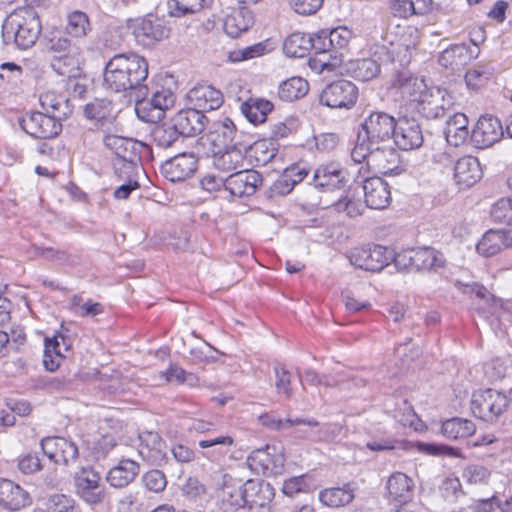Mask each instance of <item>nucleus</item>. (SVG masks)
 <instances>
[{
  "instance_id": "obj_1",
  "label": "nucleus",
  "mask_w": 512,
  "mask_h": 512,
  "mask_svg": "<svg viewBox=\"0 0 512 512\" xmlns=\"http://www.w3.org/2000/svg\"><path fill=\"white\" fill-rule=\"evenodd\" d=\"M354 162L367 164L377 172L387 175L399 166V154L392 146L389 130H359L351 152Z\"/></svg>"
},
{
  "instance_id": "obj_2",
  "label": "nucleus",
  "mask_w": 512,
  "mask_h": 512,
  "mask_svg": "<svg viewBox=\"0 0 512 512\" xmlns=\"http://www.w3.org/2000/svg\"><path fill=\"white\" fill-rule=\"evenodd\" d=\"M149 73L147 60L135 53L114 55L104 69V84L114 92L136 90V97L147 95V86L143 82Z\"/></svg>"
},
{
  "instance_id": "obj_3",
  "label": "nucleus",
  "mask_w": 512,
  "mask_h": 512,
  "mask_svg": "<svg viewBox=\"0 0 512 512\" xmlns=\"http://www.w3.org/2000/svg\"><path fill=\"white\" fill-rule=\"evenodd\" d=\"M41 30L36 10L23 7L6 17L2 25V39L5 45L14 44L18 49L26 50L34 46Z\"/></svg>"
},
{
  "instance_id": "obj_4",
  "label": "nucleus",
  "mask_w": 512,
  "mask_h": 512,
  "mask_svg": "<svg viewBox=\"0 0 512 512\" xmlns=\"http://www.w3.org/2000/svg\"><path fill=\"white\" fill-rule=\"evenodd\" d=\"M508 407V398L497 390H478L472 395L471 410L476 417L484 421L495 422Z\"/></svg>"
},
{
  "instance_id": "obj_5",
  "label": "nucleus",
  "mask_w": 512,
  "mask_h": 512,
  "mask_svg": "<svg viewBox=\"0 0 512 512\" xmlns=\"http://www.w3.org/2000/svg\"><path fill=\"white\" fill-rule=\"evenodd\" d=\"M237 130H199V135H195L190 143L196 153L204 156H214L226 149L238 145L235 142V133Z\"/></svg>"
},
{
  "instance_id": "obj_6",
  "label": "nucleus",
  "mask_w": 512,
  "mask_h": 512,
  "mask_svg": "<svg viewBox=\"0 0 512 512\" xmlns=\"http://www.w3.org/2000/svg\"><path fill=\"white\" fill-rule=\"evenodd\" d=\"M145 97H136L137 116L147 123H157L165 115V111L173 106L174 94L168 89L156 91L149 101Z\"/></svg>"
},
{
  "instance_id": "obj_7",
  "label": "nucleus",
  "mask_w": 512,
  "mask_h": 512,
  "mask_svg": "<svg viewBox=\"0 0 512 512\" xmlns=\"http://www.w3.org/2000/svg\"><path fill=\"white\" fill-rule=\"evenodd\" d=\"M393 257V250L381 246L356 248L351 252L350 262L360 269L379 272L386 267Z\"/></svg>"
},
{
  "instance_id": "obj_8",
  "label": "nucleus",
  "mask_w": 512,
  "mask_h": 512,
  "mask_svg": "<svg viewBox=\"0 0 512 512\" xmlns=\"http://www.w3.org/2000/svg\"><path fill=\"white\" fill-rule=\"evenodd\" d=\"M127 28L132 31L135 40L143 46H152L169 36V28L152 17H140L127 20Z\"/></svg>"
},
{
  "instance_id": "obj_9",
  "label": "nucleus",
  "mask_w": 512,
  "mask_h": 512,
  "mask_svg": "<svg viewBox=\"0 0 512 512\" xmlns=\"http://www.w3.org/2000/svg\"><path fill=\"white\" fill-rule=\"evenodd\" d=\"M248 467L256 474L276 475L284 467V456L275 446L266 445L253 450L247 457Z\"/></svg>"
},
{
  "instance_id": "obj_10",
  "label": "nucleus",
  "mask_w": 512,
  "mask_h": 512,
  "mask_svg": "<svg viewBox=\"0 0 512 512\" xmlns=\"http://www.w3.org/2000/svg\"><path fill=\"white\" fill-rule=\"evenodd\" d=\"M358 96L357 87L348 80L335 81L322 91L320 102L331 108H350Z\"/></svg>"
},
{
  "instance_id": "obj_11",
  "label": "nucleus",
  "mask_w": 512,
  "mask_h": 512,
  "mask_svg": "<svg viewBox=\"0 0 512 512\" xmlns=\"http://www.w3.org/2000/svg\"><path fill=\"white\" fill-rule=\"evenodd\" d=\"M245 507L250 512H271L274 488L267 482L249 479L244 483Z\"/></svg>"
},
{
  "instance_id": "obj_12",
  "label": "nucleus",
  "mask_w": 512,
  "mask_h": 512,
  "mask_svg": "<svg viewBox=\"0 0 512 512\" xmlns=\"http://www.w3.org/2000/svg\"><path fill=\"white\" fill-rule=\"evenodd\" d=\"M198 169V159L192 153H180L161 165L162 175L170 182H182L192 177Z\"/></svg>"
},
{
  "instance_id": "obj_13",
  "label": "nucleus",
  "mask_w": 512,
  "mask_h": 512,
  "mask_svg": "<svg viewBox=\"0 0 512 512\" xmlns=\"http://www.w3.org/2000/svg\"><path fill=\"white\" fill-rule=\"evenodd\" d=\"M100 480L99 473L93 469H82L74 478L77 495L91 505L102 502L105 492Z\"/></svg>"
},
{
  "instance_id": "obj_14",
  "label": "nucleus",
  "mask_w": 512,
  "mask_h": 512,
  "mask_svg": "<svg viewBox=\"0 0 512 512\" xmlns=\"http://www.w3.org/2000/svg\"><path fill=\"white\" fill-rule=\"evenodd\" d=\"M262 184V176L255 170L244 169L226 178V191L234 197L254 195Z\"/></svg>"
},
{
  "instance_id": "obj_15",
  "label": "nucleus",
  "mask_w": 512,
  "mask_h": 512,
  "mask_svg": "<svg viewBox=\"0 0 512 512\" xmlns=\"http://www.w3.org/2000/svg\"><path fill=\"white\" fill-rule=\"evenodd\" d=\"M104 144L115 153L116 159L133 160L141 162V153L147 146L132 137L107 135Z\"/></svg>"
},
{
  "instance_id": "obj_16",
  "label": "nucleus",
  "mask_w": 512,
  "mask_h": 512,
  "mask_svg": "<svg viewBox=\"0 0 512 512\" xmlns=\"http://www.w3.org/2000/svg\"><path fill=\"white\" fill-rule=\"evenodd\" d=\"M420 125L413 116H409L402 111H399L397 116L383 111H373L360 124V128H419Z\"/></svg>"
},
{
  "instance_id": "obj_17",
  "label": "nucleus",
  "mask_w": 512,
  "mask_h": 512,
  "mask_svg": "<svg viewBox=\"0 0 512 512\" xmlns=\"http://www.w3.org/2000/svg\"><path fill=\"white\" fill-rule=\"evenodd\" d=\"M365 203L371 209H385L391 202L388 183L381 177H370L363 182Z\"/></svg>"
},
{
  "instance_id": "obj_18",
  "label": "nucleus",
  "mask_w": 512,
  "mask_h": 512,
  "mask_svg": "<svg viewBox=\"0 0 512 512\" xmlns=\"http://www.w3.org/2000/svg\"><path fill=\"white\" fill-rule=\"evenodd\" d=\"M312 183L319 189H340L346 183V171L337 162L322 164L315 170Z\"/></svg>"
},
{
  "instance_id": "obj_19",
  "label": "nucleus",
  "mask_w": 512,
  "mask_h": 512,
  "mask_svg": "<svg viewBox=\"0 0 512 512\" xmlns=\"http://www.w3.org/2000/svg\"><path fill=\"white\" fill-rule=\"evenodd\" d=\"M503 248H512V229H490L476 246L477 252L485 257L494 256Z\"/></svg>"
},
{
  "instance_id": "obj_20",
  "label": "nucleus",
  "mask_w": 512,
  "mask_h": 512,
  "mask_svg": "<svg viewBox=\"0 0 512 512\" xmlns=\"http://www.w3.org/2000/svg\"><path fill=\"white\" fill-rule=\"evenodd\" d=\"M31 503L29 494L18 484L5 478H0V505L16 511Z\"/></svg>"
},
{
  "instance_id": "obj_21",
  "label": "nucleus",
  "mask_w": 512,
  "mask_h": 512,
  "mask_svg": "<svg viewBox=\"0 0 512 512\" xmlns=\"http://www.w3.org/2000/svg\"><path fill=\"white\" fill-rule=\"evenodd\" d=\"M192 106L206 112L218 109L223 104L222 93L208 85H200L191 89L187 94Z\"/></svg>"
},
{
  "instance_id": "obj_22",
  "label": "nucleus",
  "mask_w": 512,
  "mask_h": 512,
  "mask_svg": "<svg viewBox=\"0 0 512 512\" xmlns=\"http://www.w3.org/2000/svg\"><path fill=\"white\" fill-rule=\"evenodd\" d=\"M72 341L63 333H58L53 338L45 339V351L43 364L48 371H55L64 358L63 350L68 351L71 348Z\"/></svg>"
},
{
  "instance_id": "obj_23",
  "label": "nucleus",
  "mask_w": 512,
  "mask_h": 512,
  "mask_svg": "<svg viewBox=\"0 0 512 512\" xmlns=\"http://www.w3.org/2000/svg\"><path fill=\"white\" fill-rule=\"evenodd\" d=\"M389 497L400 505L409 504L414 495V482L402 472L393 473L387 481Z\"/></svg>"
},
{
  "instance_id": "obj_24",
  "label": "nucleus",
  "mask_w": 512,
  "mask_h": 512,
  "mask_svg": "<svg viewBox=\"0 0 512 512\" xmlns=\"http://www.w3.org/2000/svg\"><path fill=\"white\" fill-rule=\"evenodd\" d=\"M482 177V169L477 158L465 156L454 165L455 182L462 187H471Z\"/></svg>"
},
{
  "instance_id": "obj_25",
  "label": "nucleus",
  "mask_w": 512,
  "mask_h": 512,
  "mask_svg": "<svg viewBox=\"0 0 512 512\" xmlns=\"http://www.w3.org/2000/svg\"><path fill=\"white\" fill-rule=\"evenodd\" d=\"M397 85L401 94L408 97L411 101L418 103L430 102L429 97L432 94L428 91L427 84L423 79L403 72L398 75Z\"/></svg>"
},
{
  "instance_id": "obj_26",
  "label": "nucleus",
  "mask_w": 512,
  "mask_h": 512,
  "mask_svg": "<svg viewBox=\"0 0 512 512\" xmlns=\"http://www.w3.org/2000/svg\"><path fill=\"white\" fill-rule=\"evenodd\" d=\"M140 466L131 459H122L107 474V482L115 488H123L130 484L139 474Z\"/></svg>"
},
{
  "instance_id": "obj_27",
  "label": "nucleus",
  "mask_w": 512,
  "mask_h": 512,
  "mask_svg": "<svg viewBox=\"0 0 512 512\" xmlns=\"http://www.w3.org/2000/svg\"><path fill=\"white\" fill-rule=\"evenodd\" d=\"M310 168L304 162L287 167L281 177L274 183V190L281 195L290 193L294 186L302 182L309 174Z\"/></svg>"
},
{
  "instance_id": "obj_28",
  "label": "nucleus",
  "mask_w": 512,
  "mask_h": 512,
  "mask_svg": "<svg viewBox=\"0 0 512 512\" xmlns=\"http://www.w3.org/2000/svg\"><path fill=\"white\" fill-rule=\"evenodd\" d=\"M247 145L238 144L212 156L213 166L222 172H231L242 168L244 162V151Z\"/></svg>"
},
{
  "instance_id": "obj_29",
  "label": "nucleus",
  "mask_w": 512,
  "mask_h": 512,
  "mask_svg": "<svg viewBox=\"0 0 512 512\" xmlns=\"http://www.w3.org/2000/svg\"><path fill=\"white\" fill-rule=\"evenodd\" d=\"M277 151L278 143L275 139L269 138L255 141L252 145L247 146L245 152L248 153L255 166H265L275 158Z\"/></svg>"
},
{
  "instance_id": "obj_30",
  "label": "nucleus",
  "mask_w": 512,
  "mask_h": 512,
  "mask_svg": "<svg viewBox=\"0 0 512 512\" xmlns=\"http://www.w3.org/2000/svg\"><path fill=\"white\" fill-rule=\"evenodd\" d=\"M222 500L235 509L245 507L244 483L230 474H223Z\"/></svg>"
},
{
  "instance_id": "obj_31",
  "label": "nucleus",
  "mask_w": 512,
  "mask_h": 512,
  "mask_svg": "<svg viewBox=\"0 0 512 512\" xmlns=\"http://www.w3.org/2000/svg\"><path fill=\"white\" fill-rule=\"evenodd\" d=\"M31 249L35 256L42 257L44 260L63 266H76L80 263V257L70 253L68 250L47 247L39 244H33Z\"/></svg>"
},
{
  "instance_id": "obj_32",
  "label": "nucleus",
  "mask_w": 512,
  "mask_h": 512,
  "mask_svg": "<svg viewBox=\"0 0 512 512\" xmlns=\"http://www.w3.org/2000/svg\"><path fill=\"white\" fill-rule=\"evenodd\" d=\"M273 108L272 102L262 98H249L241 104L242 114L255 126L264 123Z\"/></svg>"
},
{
  "instance_id": "obj_33",
  "label": "nucleus",
  "mask_w": 512,
  "mask_h": 512,
  "mask_svg": "<svg viewBox=\"0 0 512 512\" xmlns=\"http://www.w3.org/2000/svg\"><path fill=\"white\" fill-rule=\"evenodd\" d=\"M476 431L473 421L454 417L442 422L441 434L449 440H458L472 436Z\"/></svg>"
},
{
  "instance_id": "obj_34",
  "label": "nucleus",
  "mask_w": 512,
  "mask_h": 512,
  "mask_svg": "<svg viewBox=\"0 0 512 512\" xmlns=\"http://www.w3.org/2000/svg\"><path fill=\"white\" fill-rule=\"evenodd\" d=\"M51 68L67 78L81 75L79 50L68 54L55 55L51 59Z\"/></svg>"
},
{
  "instance_id": "obj_35",
  "label": "nucleus",
  "mask_w": 512,
  "mask_h": 512,
  "mask_svg": "<svg viewBox=\"0 0 512 512\" xmlns=\"http://www.w3.org/2000/svg\"><path fill=\"white\" fill-rule=\"evenodd\" d=\"M470 60L469 50L464 44L451 45L439 56L438 62L445 68L459 70Z\"/></svg>"
},
{
  "instance_id": "obj_36",
  "label": "nucleus",
  "mask_w": 512,
  "mask_h": 512,
  "mask_svg": "<svg viewBox=\"0 0 512 512\" xmlns=\"http://www.w3.org/2000/svg\"><path fill=\"white\" fill-rule=\"evenodd\" d=\"M354 499V491L349 484L343 487H333L322 490L319 500L328 507H341L349 504Z\"/></svg>"
},
{
  "instance_id": "obj_37",
  "label": "nucleus",
  "mask_w": 512,
  "mask_h": 512,
  "mask_svg": "<svg viewBox=\"0 0 512 512\" xmlns=\"http://www.w3.org/2000/svg\"><path fill=\"white\" fill-rule=\"evenodd\" d=\"M432 0H394L392 4L393 14L400 18H408L413 15H425L430 12Z\"/></svg>"
},
{
  "instance_id": "obj_38",
  "label": "nucleus",
  "mask_w": 512,
  "mask_h": 512,
  "mask_svg": "<svg viewBox=\"0 0 512 512\" xmlns=\"http://www.w3.org/2000/svg\"><path fill=\"white\" fill-rule=\"evenodd\" d=\"M414 269L416 271L432 270L444 265L440 252L430 247L414 248Z\"/></svg>"
},
{
  "instance_id": "obj_39",
  "label": "nucleus",
  "mask_w": 512,
  "mask_h": 512,
  "mask_svg": "<svg viewBox=\"0 0 512 512\" xmlns=\"http://www.w3.org/2000/svg\"><path fill=\"white\" fill-rule=\"evenodd\" d=\"M213 0H168V13L172 17L196 14L211 6Z\"/></svg>"
},
{
  "instance_id": "obj_40",
  "label": "nucleus",
  "mask_w": 512,
  "mask_h": 512,
  "mask_svg": "<svg viewBox=\"0 0 512 512\" xmlns=\"http://www.w3.org/2000/svg\"><path fill=\"white\" fill-rule=\"evenodd\" d=\"M61 117L56 114H47L45 112H31L20 117L18 122L20 128H62Z\"/></svg>"
},
{
  "instance_id": "obj_41",
  "label": "nucleus",
  "mask_w": 512,
  "mask_h": 512,
  "mask_svg": "<svg viewBox=\"0 0 512 512\" xmlns=\"http://www.w3.org/2000/svg\"><path fill=\"white\" fill-rule=\"evenodd\" d=\"M309 34L295 32L289 35L283 43V51L288 57L302 58L310 51Z\"/></svg>"
},
{
  "instance_id": "obj_42",
  "label": "nucleus",
  "mask_w": 512,
  "mask_h": 512,
  "mask_svg": "<svg viewBox=\"0 0 512 512\" xmlns=\"http://www.w3.org/2000/svg\"><path fill=\"white\" fill-rule=\"evenodd\" d=\"M259 422L263 426H265V427H267L269 429L275 430V431L286 430L287 428L292 427V426L306 425V426L311 427V428L319 426L318 421H316L313 418L312 419H303V418L291 419V418H287L285 420H281V419L275 418L273 415L268 414V413L260 415L259 416Z\"/></svg>"
},
{
  "instance_id": "obj_43",
  "label": "nucleus",
  "mask_w": 512,
  "mask_h": 512,
  "mask_svg": "<svg viewBox=\"0 0 512 512\" xmlns=\"http://www.w3.org/2000/svg\"><path fill=\"white\" fill-rule=\"evenodd\" d=\"M308 92V83L301 77H292L282 82L278 87V97L291 102L303 97Z\"/></svg>"
},
{
  "instance_id": "obj_44",
  "label": "nucleus",
  "mask_w": 512,
  "mask_h": 512,
  "mask_svg": "<svg viewBox=\"0 0 512 512\" xmlns=\"http://www.w3.org/2000/svg\"><path fill=\"white\" fill-rule=\"evenodd\" d=\"M392 144L401 150H412L419 148L424 141L422 130H391Z\"/></svg>"
},
{
  "instance_id": "obj_45",
  "label": "nucleus",
  "mask_w": 512,
  "mask_h": 512,
  "mask_svg": "<svg viewBox=\"0 0 512 512\" xmlns=\"http://www.w3.org/2000/svg\"><path fill=\"white\" fill-rule=\"evenodd\" d=\"M112 104L110 101L105 99H96L94 102L88 103L85 106L84 114L90 119L94 120L101 125L111 123L112 119Z\"/></svg>"
},
{
  "instance_id": "obj_46",
  "label": "nucleus",
  "mask_w": 512,
  "mask_h": 512,
  "mask_svg": "<svg viewBox=\"0 0 512 512\" xmlns=\"http://www.w3.org/2000/svg\"><path fill=\"white\" fill-rule=\"evenodd\" d=\"M91 30L89 18L82 11H73L67 17L66 32L75 38L85 37Z\"/></svg>"
},
{
  "instance_id": "obj_47",
  "label": "nucleus",
  "mask_w": 512,
  "mask_h": 512,
  "mask_svg": "<svg viewBox=\"0 0 512 512\" xmlns=\"http://www.w3.org/2000/svg\"><path fill=\"white\" fill-rule=\"evenodd\" d=\"M351 71L355 79L366 82L379 74L380 65L371 58L359 59L352 63Z\"/></svg>"
},
{
  "instance_id": "obj_48",
  "label": "nucleus",
  "mask_w": 512,
  "mask_h": 512,
  "mask_svg": "<svg viewBox=\"0 0 512 512\" xmlns=\"http://www.w3.org/2000/svg\"><path fill=\"white\" fill-rule=\"evenodd\" d=\"M502 138H504V130H471L469 142L476 148L484 149Z\"/></svg>"
},
{
  "instance_id": "obj_49",
  "label": "nucleus",
  "mask_w": 512,
  "mask_h": 512,
  "mask_svg": "<svg viewBox=\"0 0 512 512\" xmlns=\"http://www.w3.org/2000/svg\"><path fill=\"white\" fill-rule=\"evenodd\" d=\"M464 293L475 295L480 300L484 301V304L488 307L489 313L494 315L497 309L500 307V300L494 297L486 287L478 283L466 284L464 286Z\"/></svg>"
},
{
  "instance_id": "obj_50",
  "label": "nucleus",
  "mask_w": 512,
  "mask_h": 512,
  "mask_svg": "<svg viewBox=\"0 0 512 512\" xmlns=\"http://www.w3.org/2000/svg\"><path fill=\"white\" fill-rule=\"evenodd\" d=\"M494 74V69L490 65H478L465 74V81L470 89H478L485 85Z\"/></svg>"
},
{
  "instance_id": "obj_51",
  "label": "nucleus",
  "mask_w": 512,
  "mask_h": 512,
  "mask_svg": "<svg viewBox=\"0 0 512 512\" xmlns=\"http://www.w3.org/2000/svg\"><path fill=\"white\" fill-rule=\"evenodd\" d=\"M342 63L341 55L337 49H331L330 52L322 54L320 57H313L309 60L310 67L319 72L334 71Z\"/></svg>"
},
{
  "instance_id": "obj_52",
  "label": "nucleus",
  "mask_w": 512,
  "mask_h": 512,
  "mask_svg": "<svg viewBox=\"0 0 512 512\" xmlns=\"http://www.w3.org/2000/svg\"><path fill=\"white\" fill-rule=\"evenodd\" d=\"M152 136L161 148H168L178 140H191L195 137L191 133L185 134L182 130H152Z\"/></svg>"
},
{
  "instance_id": "obj_53",
  "label": "nucleus",
  "mask_w": 512,
  "mask_h": 512,
  "mask_svg": "<svg viewBox=\"0 0 512 512\" xmlns=\"http://www.w3.org/2000/svg\"><path fill=\"white\" fill-rule=\"evenodd\" d=\"M250 24L251 18L246 21L243 11H235L227 16L224 22V29L230 37L237 38L242 32L248 30Z\"/></svg>"
},
{
  "instance_id": "obj_54",
  "label": "nucleus",
  "mask_w": 512,
  "mask_h": 512,
  "mask_svg": "<svg viewBox=\"0 0 512 512\" xmlns=\"http://www.w3.org/2000/svg\"><path fill=\"white\" fill-rule=\"evenodd\" d=\"M141 162L133 160L116 159L113 160L114 175L119 182L137 179V170Z\"/></svg>"
},
{
  "instance_id": "obj_55",
  "label": "nucleus",
  "mask_w": 512,
  "mask_h": 512,
  "mask_svg": "<svg viewBox=\"0 0 512 512\" xmlns=\"http://www.w3.org/2000/svg\"><path fill=\"white\" fill-rule=\"evenodd\" d=\"M141 482L147 491L156 494L163 492L167 486L166 475L158 469H152L144 473Z\"/></svg>"
},
{
  "instance_id": "obj_56",
  "label": "nucleus",
  "mask_w": 512,
  "mask_h": 512,
  "mask_svg": "<svg viewBox=\"0 0 512 512\" xmlns=\"http://www.w3.org/2000/svg\"><path fill=\"white\" fill-rule=\"evenodd\" d=\"M490 215L495 222L512 226V198H501L496 201L491 207Z\"/></svg>"
},
{
  "instance_id": "obj_57",
  "label": "nucleus",
  "mask_w": 512,
  "mask_h": 512,
  "mask_svg": "<svg viewBox=\"0 0 512 512\" xmlns=\"http://www.w3.org/2000/svg\"><path fill=\"white\" fill-rule=\"evenodd\" d=\"M417 448L420 452L432 455V456H449V457H456L461 458L462 453L458 448H454L448 445L444 444H436V443H424L419 442L417 444Z\"/></svg>"
},
{
  "instance_id": "obj_58",
  "label": "nucleus",
  "mask_w": 512,
  "mask_h": 512,
  "mask_svg": "<svg viewBox=\"0 0 512 512\" xmlns=\"http://www.w3.org/2000/svg\"><path fill=\"white\" fill-rule=\"evenodd\" d=\"M338 141L339 138L337 134L327 132L313 136L311 140H307L304 146L308 149L316 147V149L319 151H331L337 146Z\"/></svg>"
},
{
  "instance_id": "obj_59",
  "label": "nucleus",
  "mask_w": 512,
  "mask_h": 512,
  "mask_svg": "<svg viewBox=\"0 0 512 512\" xmlns=\"http://www.w3.org/2000/svg\"><path fill=\"white\" fill-rule=\"evenodd\" d=\"M274 373L276 377L275 387L277 393L284 395L286 399H290L293 396L291 373L283 365H276L274 367Z\"/></svg>"
},
{
  "instance_id": "obj_60",
  "label": "nucleus",
  "mask_w": 512,
  "mask_h": 512,
  "mask_svg": "<svg viewBox=\"0 0 512 512\" xmlns=\"http://www.w3.org/2000/svg\"><path fill=\"white\" fill-rule=\"evenodd\" d=\"M490 471L480 464H470L464 468L462 477L471 484H486L490 478Z\"/></svg>"
},
{
  "instance_id": "obj_61",
  "label": "nucleus",
  "mask_w": 512,
  "mask_h": 512,
  "mask_svg": "<svg viewBox=\"0 0 512 512\" xmlns=\"http://www.w3.org/2000/svg\"><path fill=\"white\" fill-rule=\"evenodd\" d=\"M58 452L56 453V464H64L67 465L70 462H74L78 458V447L76 444L66 438L61 437V441L59 442Z\"/></svg>"
},
{
  "instance_id": "obj_62",
  "label": "nucleus",
  "mask_w": 512,
  "mask_h": 512,
  "mask_svg": "<svg viewBox=\"0 0 512 512\" xmlns=\"http://www.w3.org/2000/svg\"><path fill=\"white\" fill-rule=\"evenodd\" d=\"M393 417L403 426L415 427L416 422L419 420L413 407L407 400H403L401 405L395 409Z\"/></svg>"
},
{
  "instance_id": "obj_63",
  "label": "nucleus",
  "mask_w": 512,
  "mask_h": 512,
  "mask_svg": "<svg viewBox=\"0 0 512 512\" xmlns=\"http://www.w3.org/2000/svg\"><path fill=\"white\" fill-rule=\"evenodd\" d=\"M290 8L302 16H310L317 13L324 0H287Z\"/></svg>"
},
{
  "instance_id": "obj_64",
  "label": "nucleus",
  "mask_w": 512,
  "mask_h": 512,
  "mask_svg": "<svg viewBox=\"0 0 512 512\" xmlns=\"http://www.w3.org/2000/svg\"><path fill=\"white\" fill-rule=\"evenodd\" d=\"M328 30H321L315 34L310 35V50H314L315 56L320 57L326 52H330L332 47L329 43Z\"/></svg>"
}]
</instances>
